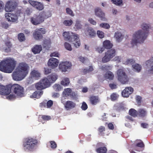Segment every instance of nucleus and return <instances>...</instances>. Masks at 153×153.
I'll return each mask as SVG.
<instances>
[{"instance_id":"nucleus-1","label":"nucleus","mask_w":153,"mask_h":153,"mask_svg":"<svg viewBox=\"0 0 153 153\" xmlns=\"http://www.w3.org/2000/svg\"><path fill=\"white\" fill-rule=\"evenodd\" d=\"M141 27L142 30H139L133 34L134 39L131 42L132 46L136 45L138 43H143L148 35L149 29L150 27V25L143 23L141 25Z\"/></svg>"},{"instance_id":"nucleus-2","label":"nucleus","mask_w":153,"mask_h":153,"mask_svg":"<svg viewBox=\"0 0 153 153\" xmlns=\"http://www.w3.org/2000/svg\"><path fill=\"white\" fill-rule=\"evenodd\" d=\"M29 67L25 62L19 63L13 74V79L16 81H20L24 78L28 74Z\"/></svg>"},{"instance_id":"nucleus-3","label":"nucleus","mask_w":153,"mask_h":153,"mask_svg":"<svg viewBox=\"0 0 153 153\" xmlns=\"http://www.w3.org/2000/svg\"><path fill=\"white\" fill-rule=\"evenodd\" d=\"M16 62L10 58L2 61L0 63V70L5 73H10L15 68Z\"/></svg>"},{"instance_id":"nucleus-4","label":"nucleus","mask_w":153,"mask_h":153,"mask_svg":"<svg viewBox=\"0 0 153 153\" xmlns=\"http://www.w3.org/2000/svg\"><path fill=\"white\" fill-rule=\"evenodd\" d=\"M38 143V140L35 138L29 137L25 138L23 142V149L25 151H33Z\"/></svg>"},{"instance_id":"nucleus-5","label":"nucleus","mask_w":153,"mask_h":153,"mask_svg":"<svg viewBox=\"0 0 153 153\" xmlns=\"http://www.w3.org/2000/svg\"><path fill=\"white\" fill-rule=\"evenodd\" d=\"M63 36L65 40L73 42L76 48L79 47L80 45V43L78 35L72 32H64Z\"/></svg>"},{"instance_id":"nucleus-6","label":"nucleus","mask_w":153,"mask_h":153,"mask_svg":"<svg viewBox=\"0 0 153 153\" xmlns=\"http://www.w3.org/2000/svg\"><path fill=\"white\" fill-rule=\"evenodd\" d=\"M10 92L14 93L18 98H21L24 96V91L23 88L18 84H10Z\"/></svg>"},{"instance_id":"nucleus-7","label":"nucleus","mask_w":153,"mask_h":153,"mask_svg":"<svg viewBox=\"0 0 153 153\" xmlns=\"http://www.w3.org/2000/svg\"><path fill=\"white\" fill-rule=\"evenodd\" d=\"M118 80L122 84H126L129 81V78L123 69H120L117 71Z\"/></svg>"},{"instance_id":"nucleus-8","label":"nucleus","mask_w":153,"mask_h":153,"mask_svg":"<svg viewBox=\"0 0 153 153\" xmlns=\"http://www.w3.org/2000/svg\"><path fill=\"white\" fill-rule=\"evenodd\" d=\"M116 50L114 49L107 50L105 52L104 56L102 58V62L106 63L109 62L116 56Z\"/></svg>"},{"instance_id":"nucleus-9","label":"nucleus","mask_w":153,"mask_h":153,"mask_svg":"<svg viewBox=\"0 0 153 153\" xmlns=\"http://www.w3.org/2000/svg\"><path fill=\"white\" fill-rule=\"evenodd\" d=\"M46 32V31L45 28L36 29L33 33V36L36 40H40L43 38L42 35L45 34Z\"/></svg>"},{"instance_id":"nucleus-10","label":"nucleus","mask_w":153,"mask_h":153,"mask_svg":"<svg viewBox=\"0 0 153 153\" xmlns=\"http://www.w3.org/2000/svg\"><path fill=\"white\" fill-rule=\"evenodd\" d=\"M17 6V4L16 1L13 0H10L6 2L5 10L6 12H11L15 9Z\"/></svg>"},{"instance_id":"nucleus-11","label":"nucleus","mask_w":153,"mask_h":153,"mask_svg":"<svg viewBox=\"0 0 153 153\" xmlns=\"http://www.w3.org/2000/svg\"><path fill=\"white\" fill-rule=\"evenodd\" d=\"M62 96L66 97L68 99L70 97L72 99H74L76 98V95L75 93L72 91V89L70 88H65L62 93Z\"/></svg>"},{"instance_id":"nucleus-12","label":"nucleus","mask_w":153,"mask_h":153,"mask_svg":"<svg viewBox=\"0 0 153 153\" xmlns=\"http://www.w3.org/2000/svg\"><path fill=\"white\" fill-rule=\"evenodd\" d=\"M71 63L68 62H64L60 63L59 65V68L62 72H66L71 68Z\"/></svg>"},{"instance_id":"nucleus-13","label":"nucleus","mask_w":153,"mask_h":153,"mask_svg":"<svg viewBox=\"0 0 153 153\" xmlns=\"http://www.w3.org/2000/svg\"><path fill=\"white\" fill-rule=\"evenodd\" d=\"M10 84L5 86L0 84V94L5 95L9 94L10 93Z\"/></svg>"},{"instance_id":"nucleus-14","label":"nucleus","mask_w":153,"mask_h":153,"mask_svg":"<svg viewBox=\"0 0 153 153\" xmlns=\"http://www.w3.org/2000/svg\"><path fill=\"white\" fill-rule=\"evenodd\" d=\"M134 91L133 88L131 87H127L122 91V95L124 97H128Z\"/></svg>"},{"instance_id":"nucleus-15","label":"nucleus","mask_w":153,"mask_h":153,"mask_svg":"<svg viewBox=\"0 0 153 153\" xmlns=\"http://www.w3.org/2000/svg\"><path fill=\"white\" fill-rule=\"evenodd\" d=\"M59 63L58 60L54 58H51L49 59L48 64L52 68H54L57 66Z\"/></svg>"},{"instance_id":"nucleus-16","label":"nucleus","mask_w":153,"mask_h":153,"mask_svg":"<svg viewBox=\"0 0 153 153\" xmlns=\"http://www.w3.org/2000/svg\"><path fill=\"white\" fill-rule=\"evenodd\" d=\"M85 35L91 38L94 37L96 35V32L94 29L91 27L87 28L85 31Z\"/></svg>"},{"instance_id":"nucleus-17","label":"nucleus","mask_w":153,"mask_h":153,"mask_svg":"<svg viewBox=\"0 0 153 153\" xmlns=\"http://www.w3.org/2000/svg\"><path fill=\"white\" fill-rule=\"evenodd\" d=\"M90 103L92 105H96L100 102V99L98 96H90L89 98Z\"/></svg>"},{"instance_id":"nucleus-18","label":"nucleus","mask_w":153,"mask_h":153,"mask_svg":"<svg viewBox=\"0 0 153 153\" xmlns=\"http://www.w3.org/2000/svg\"><path fill=\"white\" fill-rule=\"evenodd\" d=\"M94 11L95 15L99 18L101 19L106 18L105 13L100 8H96L95 9Z\"/></svg>"},{"instance_id":"nucleus-19","label":"nucleus","mask_w":153,"mask_h":153,"mask_svg":"<svg viewBox=\"0 0 153 153\" xmlns=\"http://www.w3.org/2000/svg\"><path fill=\"white\" fill-rule=\"evenodd\" d=\"M76 106V103L72 101L68 100L64 105L65 107L67 110H69L74 108Z\"/></svg>"},{"instance_id":"nucleus-20","label":"nucleus","mask_w":153,"mask_h":153,"mask_svg":"<svg viewBox=\"0 0 153 153\" xmlns=\"http://www.w3.org/2000/svg\"><path fill=\"white\" fill-rule=\"evenodd\" d=\"M42 50V47L40 45H36L32 49V51L34 54L39 53Z\"/></svg>"},{"instance_id":"nucleus-21","label":"nucleus","mask_w":153,"mask_h":153,"mask_svg":"<svg viewBox=\"0 0 153 153\" xmlns=\"http://www.w3.org/2000/svg\"><path fill=\"white\" fill-rule=\"evenodd\" d=\"M51 41L50 39H45L43 41L42 45L44 48L48 50L51 47Z\"/></svg>"},{"instance_id":"nucleus-22","label":"nucleus","mask_w":153,"mask_h":153,"mask_svg":"<svg viewBox=\"0 0 153 153\" xmlns=\"http://www.w3.org/2000/svg\"><path fill=\"white\" fill-rule=\"evenodd\" d=\"M113 44L111 43L110 41L106 40L103 43V47L105 49H111L113 47Z\"/></svg>"},{"instance_id":"nucleus-23","label":"nucleus","mask_w":153,"mask_h":153,"mask_svg":"<svg viewBox=\"0 0 153 153\" xmlns=\"http://www.w3.org/2000/svg\"><path fill=\"white\" fill-rule=\"evenodd\" d=\"M40 81L45 88L49 87L51 85V83L47 77H44Z\"/></svg>"},{"instance_id":"nucleus-24","label":"nucleus","mask_w":153,"mask_h":153,"mask_svg":"<svg viewBox=\"0 0 153 153\" xmlns=\"http://www.w3.org/2000/svg\"><path fill=\"white\" fill-rule=\"evenodd\" d=\"M43 94V91H36L34 92L30 97L31 98H40Z\"/></svg>"},{"instance_id":"nucleus-25","label":"nucleus","mask_w":153,"mask_h":153,"mask_svg":"<svg viewBox=\"0 0 153 153\" xmlns=\"http://www.w3.org/2000/svg\"><path fill=\"white\" fill-rule=\"evenodd\" d=\"M5 47L4 48V51L6 52H9L11 51V48L12 47L11 43L9 41H6L5 42Z\"/></svg>"},{"instance_id":"nucleus-26","label":"nucleus","mask_w":153,"mask_h":153,"mask_svg":"<svg viewBox=\"0 0 153 153\" xmlns=\"http://www.w3.org/2000/svg\"><path fill=\"white\" fill-rule=\"evenodd\" d=\"M104 77L105 79H108L111 80L113 79L114 77V75L112 72L108 71L105 73Z\"/></svg>"},{"instance_id":"nucleus-27","label":"nucleus","mask_w":153,"mask_h":153,"mask_svg":"<svg viewBox=\"0 0 153 153\" xmlns=\"http://www.w3.org/2000/svg\"><path fill=\"white\" fill-rule=\"evenodd\" d=\"M48 78L49 79L51 83H53L57 79L58 76L55 74L53 73L50 75L47 76Z\"/></svg>"},{"instance_id":"nucleus-28","label":"nucleus","mask_w":153,"mask_h":153,"mask_svg":"<svg viewBox=\"0 0 153 153\" xmlns=\"http://www.w3.org/2000/svg\"><path fill=\"white\" fill-rule=\"evenodd\" d=\"M147 114L146 110L143 108H140L137 111V116L140 117H145Z\"/></svg>"},{"instance_id":"nucleus-29","label":"nucleus","mask_w":153,"mask_h":153,"mask_svg":"<svg viewBox=\"0 0 153 153\" xmlns=\"http://www.w3.org/2000/svg\"><path fill=\"white\" fill-rule=\"evenodd\" d=\"M31 75L32 77L36 79H38L41 76L40 73L37 70H33L31 73Z\"/></svg>"},{"instance_id":"nucleus-30","label":"nucleus","mask_w":153,"mask_h":153,"mask_svg":"<svg viewBox=\"0 0 153 153\" xmlns=\"http://www.w3.org/2000/svg\"><path fill=\"white\" fill-rule=\"evenodd\" d=\"M114 37L116 39V41L118 42L121 41L123 38V36L120 32H116L115 33Z\"/></svg>"},{"instance_id":"nucleus-31","label":"nucleus","mask_w":153,"mask_h":153,"mask_svg":"<svg viewBox=\"0 0 153 153\" xmlns=\"http://www.w3.org/2000/svg\"><path fill=\"white\" fill-rule=\"evenodd\" d=\"M128 114L134 117H137V111L134 108L130 109L128 112Z\"/></svg>"},{"instance_id":"nucleus-32","label":"nucleus","mask_w":153,"mask_h":153,"mask_svg":"<svg viewBox=\"0 0 153 153\" xmlns=\"http://www.w3.org/2000/svg\"><path fill=\"white\" fill-rule=\"evenodd\" d=\"M107 151V149L105 146L99 147L96 150L97 153H106Z\"/></svg>"},{"instance_id":"nucleus-33","label":"nucleus","mask_w":153,"mask_h":153,"mask_svg":"<svg viewBox=\"0 0 153 153\" xmlns=\"http://www.w3.org/2000/svg\"><path fill=\"white\" fill-rule=\"evenodd\" d=\"M98 133L100 136H104L105 135L104 132L105 131V128L104 126H101L97 129Z\"/></svg>"},{"instance_id":"nucleus-34","label":"nucleus","mask_w":153,"mask_h":153,"mask_svg":"<svg viewBox=\"0 0 153 153\" xmlns=\"http://www.w3.org/2000/svg\"><path fill=\"white\" fill-rule=\"evenodd\" d=\"M36 87L38 90H39L40 91H42V89L45 88L40 81L39 82L36 84Z\"/></svg>"},{"instance_id":"nucleus-35","label":"nucleus","mask_w":153,"mask_h":153,"mask_svg":"<svg viewBox=\"0 0 153 153\" xmlns=\"http://www.w3.org/2000/svg\"><path fill=\"white\" fill-rule=\"evenodd\" d=\"M70 83V81L68 78H66L64 79L61 82V85L66 86L68 85Z\"/></svg>"},{"instance_id":"nucleus-36","label":"nucleus","mask_w":153,"mask_h":153,"mask_svg":"<svg viewBox=\"0 0 153 153\" xmlns=\"http://www.w3.org/2000/svg\"><path fill=\"white\" fill-rule=\"evenodd\" d=\"M19 40L20 42H22L25 40V37L24 33H20L18 35Z\"/></svg>"},{"instance_id":"nucleus-37","label":"nucleus","mask_w":153,"mask_h":153,"mask_svg":"<svg viewBox=\"0 0 153 153\" xmlns=\"http://www.w3.org/2000/svg\"><path fill=\"white\" fill-rule=\"evenodd\" d=\"M119 95L116 93H113L110 96V98L112 101H114L118 98Z\"/></svg>"},{"instance_id":"nucleus-38","label":"nucleus","mask_w":153,"mask_h":153,"mask_svg":"<svg viewBox=\"0 0 153 153\" xmlns=\"http://www.w3.org/2000/svg\"><path fill=\"white\" fill-rule=\"evenodd\" d=\"M44 20H31V23L34 25H37L42 22Z\"/></svg>"},{"instance_id":"nucleus-39","label":"nucleus","mask_w":153,"mask_h":153,"mask_svg":"<svg viewBox=\"0 0 153 153\" xmlns=\"http://www.w3.org/2000/svg\"><path fill=\"white\" fill-rule=\"evenodd\" d=\"M53 88L56 91H59L61 90L62 87L60 85L58 84H55L53 86Z\"/></svg>"},{"instance_id":"nucleus-40","label":"nucleus","mask_w":153,"mask_h":153,"mask_svg":"<svg viewBox=\"0 0 153 153\" xmlns=\"http://www.w3.org/2000/svg\"><path fill=\"white\" fill-rule=\"evenodd\" d=\"M132 67L135 70L138 72H140L141 69V66L138 64L133 65Z\"/></svg>"},{"instance_id":"nucleus-41","label":"nucleus","mask_w":153,"mask_h":153,"mask_svg":"<svg viewBox=\"0 0 153 153\" xmlns=\"http://www.w3.org/2000/svg\"><path fill=\"white\" fill-rule=\"evenodd\" d=\"M5 17L7 19H15L14 17V15L11 13H8L5 14Z\"/></svg>"},{"instance_id":"nucleus-42","label":"nucleus","mask_w":153,"mask_h":153,"mask_svg":"<svg viewBox=\"0 0 153 153\" xmlns=\"http://www.w3.org/2000/svg\"><path fill=\"white\" fill-rule=\"evenodd\" d=\"M100 26V27L106 29H108L110 28V26L109 24L106 23H101Z\"/></svg>"},{"instance_id":"nucleus-43","label":"nucleus","mask_w":153,"mask_h":153,"mask_svg":"<svg viewBox=\"0 0 153 153\" xmlns=\"http://www.w3.org/2000/svg\"><path fill=\"white\" fill-rule=\"evenodd\" d=\"M35 7L39 10H42L44 8L43 4L39 2H38V4H37Z\"/></svg>"},{"instance_id":"nucleus-44","label":"nucleus","mask_w":153,"mask_h":153,"mask_svg":"<svg viewBox=\"0 0 153 153\" xmlns=\"http://www.w3.org/2000/svg\"><path fill=\"white\" fill-rule=\"evenodd\" d=\"M64 46L65 48L67 50L69 51H71L72 50V48L71 45L67 42H65L64 43Z\"/></svg>"},{"instance_id":"nucleus-45","label":"nucleus","mask_w":153,"mask_h":153,"mask_svg":"<svg viewBox=\"0 0 153 153\" xmlns=\"http://www.w3.org/2000/svg\"><path fill=\"white\" fill-rule=\"evenodd\" d=\"M111 1L117 5H120L123 3L122 0H111Z\"/></svg>"},{"instance_id":"nucleus-46","label":"nucleus","mask_w":153,"mask_h":153,"mask_svg":"<svg viewBox=\"0 0 153 153\" xmlns=\"http://www.w3.org/2000/svg\"><path fill=\"white\" fill-rule=\"evenodd\" d=\"M97 34L98 36L101 39L103 38L104 36V33L101 31L98 30L97 32Z\"/></svg>"},{"instance_id":"nucleus-47","label":"nucleus","mask_w":153,"mask_h":153,"mask_svg":"<svg viewBox=\"0 0 153 153\" xmlns=\"http://www.w3.org/2000/svg\"><path fill=\"white\" fill-rule=\"evenodd\" d=\"M104 50L105 49L103 47H98L96 48V51L99 53H102Z\"/></svg>"},{"instance_id":"nucleus-48","label":"nucleus","mask_w":153,"mask_h":153,"mask_svg":"<svg viewBox=\"0 0 153 153\" xmlns=\"http://www.w3.org/2000/svg\"><path fill=\"white\" fill-rule=\"evenodd\" d=\"M72 20H65L63 22L64 24L66 26H70L72 24Z\"/></svg>"},{"instance_id":"nucleus-49","label":"nucleus","mask_w":153,"mask_h":153,"mask_svg":"<svg viewBox=\"0 0 153 153\" xmlns=\"http://www.w3.org/2000/svg\"><path fill=\"white\" fill-rule=\"evenodd\" d=\"M51 144V147L53 149H55L57 147V144L54 141H50Z\"/></svg>"},{"instance_id":"nucleus-50","label":"nucleus","mask_w":153,"mask_h":153,"mask_svg":"<svg viewBox=\"0 0 153 153\" xmlns=\"http://www.w3.org/2000/svg\"><path fill=\"white\" fill-rule=\"evenodd\" d=\"M82 26L80 22L77 21L75 25V27L77 29H80L82 28Z\"/></svg>"},{"instance_id":"nucleus-51","label":"nucleus","mask_w":153,"mask_h":153,"mask_svg":"<svg viewBox=\"0 0 153 153\" xmlns=\"http://www.w3.org/2000/svg\"><path fill=\"white\" fill-rule=\"evenodd\" d=\"M88 108V106L87 104L85 102H83L82 104V105L81 106L82 109L84 111L86 110Z\"/></svg>"},{"instance_id":"nucleus-52","label":"nucleus","mask_w":153,"mask_h":153,"mask_svg":"<svg viewBox=\"0 0 153 153\" xmlns=\"http://www.w3.org/2000/svg\"><path fill=\"white\" fill-rule=\"evenodd\" d=\"M66 13L67 14L72 16H74L73 12L69 8H67L66 9Z\"/></svg>"},{"instance_id":"nucleus-53","label":"nucleus","mask_w":153,"mask_h":153,"mask_svg":"<svg viewBox=\"0 0 153 153\" xmlns=\"http://www.w3.org/2000/svg\"><path fill=\"white\" fill-rule=\"evenodd\" d=\"M42 118L44 120H49L51 119V117L50 116L45 115H42Z\"/></svg>"},{"instance_id":"nucleus-54","label":"nucleus","mask_w":153,"mask_h":153,"mask_svg":"<svg viewBox=\"0 0 153 153\" xmlns=\"http://www.w3.org/2000/svg\"><path fill=\"white\" fill-rule=\"evenodd\" d=\"M28 2L30 5L35 7L37 5V4H38V2L36 1L29 0Z\"/></svg>"},{"instance_id":"nucleus-55","label":"nucleus","mask_w":153,"mask_h":153,"mask_svg":"<svg viewBox=\"0 0 153 153\" xmlns=\"http://www.w3.org/2000/svg\"><path fill=\"white\" fill-rule=\"evenodd\" d=\"M1 26L3 27L5 29H7L9 25L5 22H2L1 23Z\"/></svg>"},{"instance_id":"nucleus-56","label":"nucleus","mask_w":153,"mask_h":153,"mask_svg":"<svg viewBox=\"0 0 153 153\" xmlns=\"http://www.w3.org/2000/svg\"><path fill=\"white\" fill-rule=\"evenodd\" d=\"M53 103L52 101L49 100L46 103V106L47 108H50L53 105Z\"/></svg>"},{"instance_id":"nucleus-57","label":"nucleus","mask_w":153,"mask_h":153,"mask_svg":"<svg viewBox=\"0 0 153 153\" xmlns=\"http://www.w3.org/2000/svg\"><path fill=\"white\" fill-rule=\"evenodd\" d=\"M51 72V69L47 68H44V74L45 75H47Z\"/></svg>"},{"instance_id":"nucleus-58","label":"nucleus","mask_w":153,"mask_h":153,"mask_svg":"<svg viewBox=\"0 0 153 153\" xmlns=\"http://www.w3.org/2000/svg\"><path fill=\"white\" fill-rule=\"evenodd\" d=\"M16 95H14V94H10V95H9L7 97V98L8 99L10 100H12V99H14L16 98Z\"/></svg>"},{"instance_id":"nucleus-59","label":"nucleus","mask_w":153,"mask_h":153,"mask_svg":"<svg viewBox=\"0 0 153 153\" xmlns=\"http://www.w3.org/2000/svg\"><path fill=\"white\" fill-rule=\"evenodd\" d=\"M135 62V61L133 59H128L126 61L127 64H132Z\"/></svg>"},{"instance_id":"nucleus-60","label":"nucleus","mask_w":153,"mask_h":153,"mask_svg":"<svg viewBox=\"0 0 153 153\" xmlns=\"http://www.w3.org/2000/svg\"><path fill=\"white\" fill-rule=\"evenodd\" d=\"M111 67L109 65H105L102 66L101 68L103 70H107L109 69Z\"/></svg>"},{"instance_id":"nucleus-61","label":"nucleus","mask_w":153,"mask_h":153,"mask_svg":"<svg viewBox=\"0 0 153 153\" xmlns=\"http://www.w3.org/2000/svg\"><path fill=\"white\" fill-rule=\"evenodd\" d=\"M59 55V53L57 52H54L51 53L50 55L51 57L55 56L58 57Z\"/></svg>"},{"instance_id":"nucleus-62","label":"nucleus","mask_w":153,"mask_h":153,"mask_svg":"<svg viewBox=\"0 0 153 153\" xmlns=\"http://www.w3.org/2000/svg\"><path fill=\"white\" fill-rule=\"evenodd\" d=\"M79 59L80 62L84 63L85 61L87 59V58H85L82 56H80L79 57Z\"/></svg>"},{"instance_id":"nucleus-63","label":"nucleus","mask_w":153,"mask_h":153,"mask_svg":"<svg viewBox=\"0 0 153 153\" xmlns=\"http://www.w3.org/2000/svg\"><path fill=\"white\" fill-rule=\"evenodd\" d=\"M136 146L137 147L142 148L144 147V145L143 142H141L137 143Z\"/></svg>"},{"instance_id":"nucleus-64","label":"nucleus","mask_w":153,"mask_h":153,"mask_svg":"<svg viewBox=\"0 0 153 153\" xmlns=\"http://www.w3.org/2000/svg\"><path fill=\"white\" fill-rule=\"evenodd\" d=\"M136 99V101L138 103H140L142 100V97L140 96H137Z\"/></svg>"}]
</instances>
